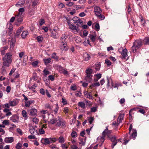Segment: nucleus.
Here are the masks:
<instances>
[{"mask_svg": "<svg viewBox=\"0 0 149 149\" xmlns=\"http://www.w3.org/2000/svg\"><path fill=\"white\" fill-rule=\"evenodd\" d=\"M132 51L134 53L136 52L137 48H135V47L134 46V45H133L132 47Z\"/></svg>", "mask_w": 149, "mask_h": 149, "instance_id": "obj_62", "label": "nucleus"}, {"mask_svg": "<svg viewBox=\"0 0 149 149\" xmlns=\"http://www.w3.org/2000/svg\"><path fill=\"white\" fill-rule=\"evenodd\" d=\"M94 12L95 15L97 16L101 13L102 11L99 7L96 6L94 8Z\"/></svg>", "mask_w": 149, "mask_h": 149, "instance_id": "obj_12", "label": "nucleus"}, {"mask_svg": "<svg viewBox=\"0 0 149 149\" xmlns=\"http://www.w3.org/2000/svg\"><path fill=\"white\" fill-rule=\"evenodd\" d=\"M85 140L83 138L80 139L79 142V146H84L85 145Z\"/></svg>", "mask_w": 149, "mask_h": 149, "instance_id": "obj_21", "label": "nucleus"}, {"mask_svg": "<svg viewBox=\"0 0 149 149\" xmlns=\"http://www.w3.org/2000/svg\"><path fill=\"white\" fill-rule=\"evenodd\" d=\"M22 114L23 117L25 119H26L28 118L27 113L25 110H23L22 111Z\"/></svg>", "mask_w": 149, "mask_h": 149, "instance_id": "obj_30", "label": "nucleus"}, {"mask_svg": "<svg viewBox=\"0 0 149 149\" xmlns=\"http://www.w3.org/2000/svg\"><path fill=\"white\" fill-rule=\"evenodd\" d=\"M71 135L72 137L75 138L77 136V132L75 131H73L71 134Z\"/></svg>", "mask_w": 149, "mask_h": 149, "instance_id": "obj_40", "label": "nucleus"}, {"mask_svg": "<svg viewBox=\"0 0 149 149\" xmlns=\"http://www.w3.org/2000/svg\"><path fill=\"white\" fill-rule=\"evenodd\" d=\"M52 117L49 119V123L52 124H56L57 126H61L63 127H65V122L62 120L60 117L58 116L55 117L52 115Z\"/></svg>", "mask_w": 149, "mask_h": 149, "instance_id": "obj_1", "label": "nucleus"}, {"mask_svg": "<svg viewBox=\"0 0 149 149\" xmlns=\"http://www.w3.org/2000/svg\"><path fill=\"white\" fill-rule=\"evenodd\" d=\"M48 78H49L48 81H49V80H51L52 81H53L54 79V76L53 75H50L48 77Z\"/></svg>", "mask_w": 149, "mask_h": 149, "instance_id": "obj_52", "label": "nucleus"}, {"mask_svg": "<svg viewBox=\"0 0 149 149\" xmlns=\"http://www.w3.org/2000/svg\"><path fill=\"white\" fill-rule=\"evenodd\" d=\"M94 118L93 117H89L88 119V121L89 123L90 124L92 123L93 122L94 120Z\"/></svg>", "mask_w": 149, "mask_h": 149, "instance_id": "obj_57", "label": "nucleus"}, {"mask_svg": "<svg viewBox=\"0 0 149 149\" xmlns=\"http://www.w3.org/2000/svg\"><path fill=\"white\" fill-rule=\"evenodd\" d=\"M2 123L4 125H8L9 123V121L8 120H4L2 122Z\"/></svg>", "mask_w": 149, "mask_h": 149, "instance_id": "obj_58", "label": "nucleus"}, {"mask_svg": "<svg viewBox=\"0 0 149 149\" xmlns=\"http://www.w3.org/2000/svg\"><path fill=\"white\" fill-rule=\"evenodd\" d=\"M132 133L131 136L132 138H135L137 136V132L136 130L133 129H132Z\"/></svg>", "mask_w": 149, "mask_h": 149, "instance_id": "obj_34", "label": "nucleus"}, {"mask_svg": "<svg viewBox=\"0 0 149 149\" xmlns=\"http://www.w3.org/2000/svg\"><path fill=\"white\" fill-rule=\"evenodd\" d=\"M45 106L46 108H49L51 110H52L53 108V106L48 103L46 104Z\"/></svg>", "mask_w": 149, "mask_h": 149, "instance_id": "obj_43", "label": "nucleus"}, {"mask_svg": "<svg viewBox=\"0 0 149 149\" xmlns=\"http://www.w3.org/2000/svg\"><path fill=\"white\" fill-rule=\"evenodd\" d=\"M96 37V35L95 34V32H94V33L93 34L90 35V38L93 42H95Z\"/></svg>", "mask_w": 149, "mask_h": 149, "instance_id": "obj_24", "label": "nucleus"}, {"mask_svg": "<svg viewBox=\"0 0 149 149\" xmlns=\"http://www.w3.org/2000/svg\"><path fill=\"white\" fill-rule=\"evenodd\" d=\"M15 19L18 22H21L23 21L22 18L23 17V15H20V14H18L17 15L15 16Z\"/></svg>", "mask_w": 149, "mask_h": 149, "instance_id": "obj_14", "label": "nucleus"}, {"mask_svg": "<svg viewBox=\"0 0 149 149\" xmlns=\"http://www.w3.org/2000/svg\"><path fill=\"white\" fill-rule=\"evenodd\" d=\"M41 141L44 144H48L50 143L49 139V138H42Z\"/></svg>", "mask_w": 149, "mask_h": 149, "instance_id": "obj_19", "label": "nucleus"}, {"mask_svg": "<svg viewBox=\"0 0 149 149\" xmlns=\"http://www.w3.org/2000/svg\"><path fill=\"white\" fill-rule=\"evenodd\" d=\"M109 138H110L111 141L113 143L111 145V147L112 148H113L116 145L117 143L118 142H120L121 139H116V138L115 136H113L111 137H110Z\"/></svg>", "mask_w": 149, "mask_h": 149, "instance_id": "obj_6", "label": "nucleus"}, {"mask_svg": "<svg viewBox=\"0 0 149 149\" xmlns=\"http://www.w3.org/2000/svg\"><path fill=\"white\" fill-rule=\"evenodd\" d=\"M121 55L122 56L125 58L127 57V50L126 49H123L122 52L121 53Z\"/></svg>", "mask_w": 149, "mask_h": 149, "instance_id": "obj_20", "label": "nucleus"}, {"mask_svg": "<svg viewBox=\"0 0 149 149\" xmlns=\"http://www.w3.org/2000/svg\"><path fill=\"white\" fill-rule=\"evenodd\" d=\"M111 132V130H109L107 127L104 130L102 133V136H100L97 138V140L98 142H100L101 145H102L104 141V138L107 136L109 138H110V134Z\"/></svg>", "mask_w": 149, "mask_h": 149, "instance_id": "obj_3", "label": "nucleus"}, {"mask_svg": "<svg viewBox=\"0 0 149 149\" xmlns=\"http://www.w3.org/2000/svg\"><path fill=\"white\" fill-rule=\"evenodd\" d=\"M33 121L36 124H37L38 123L39 119L36 118H34L32 119Z\"/></svg>", "mask_w": 149, "mask_h": 149, "instance_id": "obj_50", "label": "nucleus"}, {"mask_svg": "<svg viewBox=\"0 0 149 149\" xmlns=\"http://www.w3.org/2000/svg\"><path fill=\"white\" fill-rule=\"evenodd\" d=\"M107 77V85L108 87L109 88L110 86V83H111L112 87H113L114 88H117V89L118 88V87L117 86L116 84H115V85L113 84L112 80L111 78L108 77Z\"/></svg>", "mask_w": 149, "mask_h": 149, "instance_id": "obj_7", "label": "nucleus"}, {"mask_svg": "<svg viewBox=\"0 0 149 149\" xmlns=\"http://www.w3.org/2000/svg\"><path fill=\"white\" fill-rule=\"evenodd\" d=\"M75 41L76 42L78 43H79L81 42V38L78 36L75 37Z\"/></svg>", "mask_w": 149, "mask_h": 149, "instance_id": "obj_36", "label": "nucleus"}, {"mask_svg": "<svg viewBox=\"0 0 149 149\" xmlns=\"http://www.w3.org/2000/svg\"><path fill=\"white\" fill-rule=\"evenodd\" d=\"M29 131L30 133L32 134H34L35 133H37V130L33 126L30 127L29 129Z\"/></svg>", "mask_w": 149, "mask_h": 149, "instance_id": "obj_25", "label": "nucleus"}, {"mask_svg": "<svg viewBox=\"0 0 149 149\" xmlns=\"http://www.w3.org/2000/svg\"><path fill=\"white\" fill-rule=\"evenodd\" d=\"M40 93L42 95H44L45 94V90L43 88H41L40 90Z\"/></svg>", "mask_w": 149, "mask_h": 149, "instance_id": "obj_61", "label": "nucleus"}, {"mask_svg": "<svg viewBox=\"0 0 149 149\" xmlns=\"http://www.w3.org/2000/svg\"><path fill=\"white\" fill-rule=\"evenodd\" d=\"M62 102L64 105L66 104L67 103V100L63 98H62Z\"/></svg>", "mask_w": 149, "mask_h": 149, "instance_id": "obj_64", "label": "nucleus"}, {"mask_svg": "<svg viewBox=\"0 0 149 149\" xmlns=\"http://www.w3.org/2000/svg\"><path fill=\"white\" fill-rule=\"evenodd\" d=\"M38 63V61H36L33 62L32 63V65L34 67H36Z\"/></svg>", "mask_w": 149, "mask_h": 149, "instance_id": "obj_48", "label": "nucleus"}, {"mask_svg": "<svg viewBox=\"0 0 149 149\" xmlns=\"http://www.w3.org/2000/svg\"><path fill=\"white\" fill-rule=\"evenodd\" d=\"M83 58L85 61H88L91 59V56L88 53H85L83 54Z\"/></svg>", "mask_w": 149, "mask_h": 149, "instance_id": "obj_16", "label": "nucleus"}, {"mask_svg": "<svg viewBox=\"0 0 149 149\" xmlns=\"http://www.w3.org/2000/svg\"><path fill=\"white\" fill-rule=\"evenodd\" d=\"M18 102L19 101L17 100H15L12 101H9L10 105L11 107L16 106L18 103Z\"/></svg>", "mask_w": 149, "mask_h": 149, "instance_id": "obj_17", "label": "nucleus"}, {"mask_svg": "<svg viewBox=\"0 0 149 149\" xmlns=\"http://www.w3.org/2000/svg\"><path fill=\"white\" fill-rule=\"evenodd\" d=\"M93 70L92 69L89 68H87L86 70V75H92Z\"/></svg>", "mask_w": 149, "mask_h": 149, "instance_id": "obj_23", "label": "nucleus"}, {"mask_svg": "<svg viewBox=\"0 0 149 149\" xmlns=\"http://www.w3.org/2000/svg\"><path fill=\"white\" fill-rule=\"evenodd\" d=\"M72 20L73 22L76 25H77L78 24H81L83 23V21L79 17H74Z\"/></svg>", "mask_w": 149, "mask_h": 149, "instance_id": "obj_10", "label": "nucleus"}, {"mask_svg": "<svg viewBox=\"0 0 149 149\" xmlns=\"http://www.w3.org/2000/svg\"><path fill=\"white\" fill-rule=\"evenodd\" d=\"M58 31L57 30H54L51 32V37L57 39L58 38Z\"/></svg>", "mask_w": 149, "mask_h": 149, "instance_id": "obj_13", "label": "nucleus"}, {"mask_svg": "<svg viewBox=\"0 0 149 149\" xmlns=\"http://www.w3.org/2000/svg\"><path fill=\"white\" fill-rule=\"evenodd\" d=\"M59 142L61 143H63L64 142V139L63 137L60 136L58 139Z\"/></svg>", "mask_w": 149, "mask_h": 149, "instance_id": "obj_38", "label": "nucleus"}, {"mask_svg": "<svg viewBox=\"0 0 149 149\" xmlns=\"http://www.w3.org/2000/svg\"><path fill=\"white\" fill-rule=\"evenodd\" d=\"M24 9L23 8H20L19 10V13L18 14L22 15V13L24 12Z\"/></svg>", "mask_w": 149, "mask_h": 149, "instance_id": "obj_41", "label": "nucleus"}, {"mask_svg": "<svg viewBox=\"0 0 149 149\" xmlns=\"http://www.w3.org/2000/svg\"><path fill=\"white\" fill-rule=\"evenodd\" d=\"M97 16L101 20H103L104 18V17L101 13L99 14Z\"/></svg>", "mask_w": 149, "mask_h": 149, "instance_id": "obj_49", "label": "nucleus"}, {"mask_svg": "<svg viewBox=\"0 0 149 149\" xmlns=\"http://www.w3.org/2000/svg\"><path fill=\"white\" fill-rule=\"evenodd\" d=\"M85 104L84 103L82 102H80L78 103V106L83 109L85 108Z\"/></svg>", "mask_w": 149, "mask_h": 149, "instance_id": "obj_33", "label": "nucleus"}, {"mask_svg": "<svg viewBox=\"0 0 149 149\" xmlns=\"http://www.w3.org/2000/svg\"><path fill=\"white\" fill-rule=\"evenodd\" d=\"M43 61L45 64H47L49 63L51 61V59L50 58H45L43 59Z\"/></svg>", "mask_w": 149, "mask_h": 149, "instance_id": "obj_39", "label": "nucleus"}, {"mask_svg": "<svg viewBox=\"0 0 149 149\" xmlns=\"http://www.w3.org/2000/svg\"><path fill=\"white\" fill-rule=\"evenodd\" d=\"M10 120L15 123H17L19 122V117L18 116L14 115L10 118Z\"/></svg>", "mask_w": 149, "mask_h": 149, "instance_id": "obj_9", "label": "nucleus"}, {"mask_svg": "<svg viewBox=\"0 0 149 149\" xmlns=\"http://www.w3.org/2000/svg\"><path fill=\"white\" fill-rule=\"evenodd\" d=\"M92 75H86L85 78V80L88 83H90L92 80Z\"/></svg>", "mask_w": 149, "mask_h": 149, "instance_id": "obj_18", "label": "nucleus"}, {"mask_svg": "<svg viewBox=\"0 0 149 149\" xmlns=\"http://www.w3.org/2000/svg\"><path fill=\"white\" fill-rule=\"evenodd\" d=\"M37 112L36 109L35 108L31 109L29 110V115L32 116H36L37 115Z\"/></svg>", "mask_w": 149, "mask_h": 149, "instance_id": "obj_8", "label": "nucleus"}, {"mask_svg": "<svg viewBox=\"0 0 149 149\" xmlns=\"http://www.w3.org/2000/svg\"><path fill=\"white\" fill-rule=\"evenodd\" d=\"M12 54L10 52L7 53L3 57V66L9 67L12 62Z\"/></svg>", "mask_w": 149, "mask_h": 149, "instance_id": "obj_2", "label": "nucleus"}, {"mask_svg": "<svg viewBox=\"0 0 149 149\" xmlns=\"http://www.w3.org/2000/svg\"><path fill=\"white\" fill-rule=\"evenodd\" d=\"M133 45L135 46V48L139 49L142 46V41L140 40H136L134 42Z\"/></svg>", "mask_w": 149, "mask_h": 149, "instance_id": "obj_11", "label": "nucleus"}, {"mask_svg": "<svg viewBox=\"0 0 149 149\" xmlns=\"http://www.w3.org/2000/svg\"><path fill=\"white\" fill-rule=\"evenodd\" d=\"M1 73L3 75H5L6 74V71L4 68H2L1 71Z\"/></svg>", "mask_w": 149, "mask_h": 149, "instance_id": "obj_54", "label": "nucleus"}, {"mask_svg": "<svg viewBox=\"0 0 149 149\" xmlns=\"http://www.w3.org/2000/svg\"><path fill=\"white\" fill-rule=\"evenodd\" d=\"M67 38V36L65 34H63L61 39V46L65 48L67 45V42L66 40V39Z\"/></svg>", "mask_w": 149, "mask_h": 149, "instance_id": "obj_5", "label": "nucleus"}, {"mask_svg": "<svg viewBox=\"0 0 149 149\" xmlns=\"http://www.w3.org/2000/svg\"><path fill=\"white\" fill-rule=\"evenodd\" d=\"M43 72L44 73V76H45L46 77L47 75L49 74L50 73V72L48 71L45 69H44Z\"/></svg>", "mask_w": 149, "mask_h": 149, "instance_id": "obj_44", "label": "nucleus"}, {"mask_svg": "<svg viewBox=\"0 0 149 149\" xmlns=\"http://www.w3.org/2000/svg\"><path fill=\"white\" fill-rule=\"evenodd\" d=\"M34 102V101L33 100H30L26 102L25 103V106L26 107H29V106L32 103Z\"/></svg>", "mask_w": 149, "mask_h": 149, "instance_id": "obj_27", "label": "nucleus"}, {"mask_svg": "<svg viewBox=\"0 0 149 149\" xmlns=\"http://www.w3.org/2000/svg\"><path fill=\"white\" fill-rule=\"evenodd\" d=\"M86 97L90 99H92L93 98L92 96L91 92H89L88 94L86 96Z\"/></svg>", "mask_w": 149, "mask_h": 149, "instance_id": "obj_46", "label": "nucleus"}, {"mask_svg": "<svg viewBox=\"0 0 149 149\" xmlns=\"http://www.w3.org/2000/svg\"><path fill=\"white\" fill-rule=\"evenodd\" d=\"M24 27L22 26L20 27L17 30L16 32V35L18 36L20 34V33L22 31Z\"/></svg>", "mask_w": 149, "mask_h": 149, "instance_id": "obj_28", "label": "nucleus"}, {"mask_svg": "<svg viewBox=\"0 0 149 149\" xmlns=\"http://www.w3.org/2000/svg\"><path fill=\"white\" fill-rule=\"evenodd\" d=\"M105 63L108 65H110L111 64V63L110 61L108 59L105 60Z\"/></svg>", "mask_w": 149, "mask_h": 149, "instance_id": "obj_60", "label": "nucleus"}, {"mask_svg": "<svg viewBox=\"0 0 149 149\" xmlns=\"http://www.w3.org/2000/svg\"><path fill=\"white\" fill-rule=\"evenodd\" d=\"M3 106L4 108H9L10 107H11V106L10 105L9 102L8 103H7L4 104L3 105Z\"/></svg>", "mask_w": 149, "mask_h": 149, "instance_id": "obj_45", "label": "nucleus"}, {"mask_svg": "<svg viewBox=\"0 0 149 149\" xmlns=\"http://www.w3.org/2000/svg\"><path fill=\"white\" fill-rule=\"evenodd\" d=\"M65 18L67 20V22L69 28L74 33L77 34L79 31L78 28L77 27L72 23H71L70 20L68 19V17H65Z\"/></svg>", "mask_w": 149, "mask_h": 149, "instance_id": "obj_4", "label": "nucleus"}, {"mask_svg": "<svg viewBox=\"0 0 149 149\" xmlns=\"http://www.w3.org/2000/svg\"><path fill=\"white\" fill-rule=\"evenodd\" d=\"M52 58L55 60H57L58 59V57L56 55V53H54L52 54Z\"/></svg>", "mask_w": 149, "mask_h": 149, "instance_id": "obj_42", "label": "nucleus"}, {"mask_svg": "<svg viewBox=\"0 0 149 149\" xmlns=\"http://www.w3.org/2000/svg\"><path fill=\"white\" fill-rule=\"evenodd\" d=\"M124 117V114H121L119 115V116L117 120V122L118 123V124L120 123V122H121V121L123 120Z\"/></svg>", "mask_w": 149, "mask_h": 149, "instance_id": "obj_29", "label": "nucleus"}, {"mask_svg": "<svg viewBox=\"0 0 149 149\" xmlns=\"http://www.w3.org/2000/svg\"><path fill=\"white\" fill-rule=\"evenodd\" d=\"M45 23V20L43 19H41L39 21V25L40 26H42Z\"/></svg>", "mask_w": 149, "mask_h": 149, "instance_id": "obj_53", "label": "nucleus"}, {"mask_svg": "<svg viewBox=\"0 0 149 149\" xmlns=\"http://www.w3.org/2000/svg\"><path fill=\"white\" fill-rule=\"evenodd\" d=\"M8 29L9 30V32L8 33V34L10 35L12 33L13 31V25L11 24L10 23L9 25H8Z\"/></svg>", "mask_w": 149, "mask_h": 149, "instance_id": "obj_26", "label": "nucleus"}, {"mask_svg": "<svg viewBox=\"0 0 149 149\" xmlns=\"http://www.w3.org/2000/svg\"><path fill=\"white\" fill-rule=\"evenodd\" d=\"M70 148L71 149H79L77 144H72L70 146Z\"/></svg>", "mask_w": 149, "mask_h": 149, "instance_id": "obj_35", "label": "nucleus"}, {"mask_svg": "<svg viewBox=\"0 0 149 149\" xmlns=\"http://www.w3.org/2000/svg\"><path fill=\"white\" fill-rule=\"evenodd\" d=\"M29 33L27 31H24L21 34L22 37L23 38H25L28 36Z\"/></svg>", "mask_w": 149, "mask_h": 149, "instance_id": "obj_22", "label": "nucleus"}, {"mask_svg": "<svg viewBox=\"0 0 149 149\" xmlns=\"http://www.w3.org/2000/svg\"><path fill=\"white\" fill-rule=\"evenodd\" d=\"M13 141L14 139L13 137H7L5 138L4 140L5 142L7 143H11Z\"/></svg>", "mask_w": 149, "mask_h": 149, "instance_id": "obj_15", "label": "nucleus"}, {"mask_svg": "<svg viewBox=\"0 0 149 149\" xmlns=\"http://www.w3.org/2000/svg\"><path fill=\"white\" fill-rule=\"evenodd\" d=\"M145 45H149V37H146L143 40Z\"/></svg>", "mask_w": 149, "mask_h": 149, "instance_id": "obj_31", "label": "nucleus"}, {"mask_svg": "<svg viewBox=\"0 0 149 149\" xmlns=\"http://www.w3.org/2000/svg\"><path fill=\"white\" fill-rule=\"evenodd\" d=\"M22 146V144L19 142L16 145L15 148L17 149H20Z\"/></svg>", "mask_w": 149, "mask_h": 149, "instance_id": "obj_47", "label": "nucleus"}, {"mask_svg": "<svg viewBox=\"0 0 149 149\" xmlns=\"http://www.w3.org/2000/svg\"><path fill=\"white\" fill-rule=\"evenodd\" d=\"M95 29L97 31H99L100 30V25L98 23L96 24L95 25Z\"/></svg>", "mask_w": 149, "mask_h": 149, "instance_id": "obj_51", "label": "nucleus"}, {"mask_svg": "<svg viewBox=\"0 0 149 149\" xmlns=\"http://www.w3.org/2000/svg\"><path fill=\"white\" fill-rule=\"evenodd\" d=\"M94 67L96 71H98L100 68V63H98L95 64Z\"/></svg>", "mask_w": 149, "mask_h": 149, "instance_id": "obj_32", "label": "nucleus"}, {"mask_svg": "<svg viewBox=\"0 0 149 149\" xmlns=\"http://www.w3.org/2000/svg\"><path fill=\"white\" fill-rule=\"evenodd\" d=\"M37 39L39 42H41L43 40V38L41 36H38L37 38Z\"/></svg>", "mask_w": 149, "mask_h": 149, "instance_id": "obj_37", "label": "nucleus"}, {"mask_svg": "<svg viewBox=\"0 0 149 149\" xmlns=\"http://www.w3.org/2000/svg\"><path fill=\"white\" fill-rule=\"evenodd\" d=\"M71 89L73 91H75L77 89V87L75 85H73L70 86Z\"/></svg>", "mask_w": 149, "mask_h": 149, "instance_id": "obj_55", "label": "nucleus"}, {"mask_svg": "<svg viewBox=\"0 0 149 149\" xmlns=\"http://www.w3.org/2000/svg\"><path fill=\"white\" fill-rule=\"evenodd\" d=\"M50 143L54 142L56 141V139L55 138H50Z\"/></svg>", "mask_w": 149, "mask_h": 149, "instance_id": "obj_63", "label": "nucleus"}, {"mask_svg": "<svg viewBox=\"0 0 149 149\" xmlns=\"http://www.w3.org/2000/svg\"><path fill=\"white\" fill-rule=\"evenodd\" d=\"M15 43V42L11 41L10 43V47L11 49H13L14 47V44Z\"/></svg>", "mask_w": 149, "mask_h": 149, "instance_id": "obj_56", "label": "nucleus"}, {"mask_svg": "<svg viewBox=\"0 0 149 149\" xmlns=\"http://www.w3.org/2000/svg\"><path fill=\"white\" fill-rule=\"evenodd\" d=\"M81 93L80 91H77L75 95L77 97H80L81 96Z\"/></svg>", "mask_w": 149, "mask_h": 149, "instance_id": "obj_59", "label": "nucleus"}]
</instances>
